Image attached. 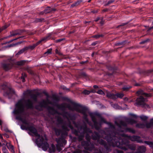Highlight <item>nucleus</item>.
Instances as JSON below:
<instances>
[{"label":"nucleus","mask_w":153,"mask_h":153,"mask_svg":"<svg viewBox=\"0 0 153 153\" xmlns=\"http://www.w3.org/2000/svg\"><path fill=\"white\" fill-rule=\"evenodd\" d=\"M109 124L110 126L109 128H106L105 130H101L100 131V132L105 135L104 136L103 135L102 137L107 140L109 145H108L106 142L103 140L99 139L100 136L99 133L97 131H94L92 134V139L94 140L98 139V142L101 145L103 146L106 151L108 152L111 151L112 150L111 146H116L124 150H127L128 149L131 150H135L136 148L135 145L134 144H129L128 140L126 138H120L118 137H116V139L114 138H113L110 132L111 131V130L114 129V126L111 123Z\"/></svg>","instance_id":"nucleus-1"},{"label":"nucleus","mask_w":153,"mask_h":153,"mask_svg":"<svg viewBox=\"0 0 153 153\" xmlns=\"http://www.w3.org/2000/svg\"><path fill=\"white\" fill-rule=\"evenodd\" d=\"M65 114L64 116L66 117L68 120H72L73 124L77 128V130L74 129H73L72 133L76 136L78 137V141H81L82 140L84 137L85 134L86 133L85 139L88 141V142H90L91 137L88 133H92V131L88 128L85 125L83 126H79V124H77L75 121L76 118V116L75 115H72L67 112H65Z\"/></svg>","instance_id":"nucleus-2"},{"label":"nucleus","mask_w":153,"mask_h":153,"mask_svg":"<svg viewBox=\"0 0 153 153\" xmlns=\"http://www.w3.org/2000/svg\"><path fill=\"white\" fill-rule=\"evenodd\" d=\"M37 101V95L36 94L30 95V98L27 100L21 99L16 104V108L13 111L14 114H22L24 111L25 107L27 109H33L34 104Z\"/></svg>","instance_id":"nucleus-3"},{"label":"nucleus","mask_w":153,"mask_h":153,"mask_svg":"<svg viewBox=\"0 0 153 153\" xmlns=\"http://www.w3.org/2000/svg\"><path fill=\"white\" fill-rule=\"evenodd\" d=\"M28 130L37 137L36 140V143L37 146L39 147H42L45 151L47 150L49 147V144L47 142L46 138L45 137L44 139L42 136H41L38 133L36 129L33 126H29Z\"/></svg>","instance_id":"nucleus-4"},{"label":"nucleus","mask_w":153,"mask_h":153,"mask_svg":"<svg viewBox=\"0 0 153 153\" xmlns=\"http://www.w3.org/2000/svg\"><path fill=\"white\" fill-rule=\"evenodd\" d=\"M114 128V129L111 130V131H110V133L111 134V135L112 136V137L116 139V137H119L120 138H126L127 137L129 139L132 141H136L138 143H142V141L140 139V137L137 136H128L126 134H121L119 133L116 132L115 131Z\"/></svg>","instance_id":"nucleus-5"},{"label":"nucleus","mask_w":153,"mask_h":153,"mask_svg":"<svg viewBox=\"0 0 153 153\" xmlns=\"http://www.w3.org/2000/svg\"><path fill=\"white\" fill-rule=\"evenodd\" d=\"M66 112H67L72 115H75L76 116V114H72L67 111H65L62 113V115L63 117H65L67 119L68 121V123H67L66 122H63L62 119L61 117H58L57 118V122L59 124L62 125V129L65 131H69L70 130L69 128H70L72 131L74 129L73 126L71 124V123L70 121L71 120L72 122L73 121L70 120H68L66 117L64 116V115L65 114V113Z\"/></svg>","instance_id":"nucleus-6"},{"label":"nucleus","mask_w":153,"mask_h":153,"mask_svg":"<svg viewBox=\"0 0 153 153\" xmlns=\"http://www.w3.org/2000/svg\"><path fill=\"white\" fill-rule=\"evenodd\" d=\"M74 106L76 108L75 111L82 114L83 115V119L85 122L88 123L89 120L88 118V115L87 114L88 111L87 108L85 107L82 106L79 104H75Z\"/></svg>","instance_id":"nucleus-7"},{"label":"nucleus","mask_w":153,"mask_h":153,"mask_svg":"<svg viewBox=\"0 0 153 153\" xmlns=\"http://www.w3.org/2000/svg\"><path fill=\"white\" fill-rule=\"evenodd\" d=\"M89 114L91 119L92 122L94 123V124L96 129L97 130H99L100 129V127L98 126V123L97 121L96 117H98L100 118L101 122H102L105 123V119L101 117V114L98 112H91L89 113Z\"/></svg>","instance_id":"nucleus-8"},{"label":"nucleus","mask_w":153,"mask_h":153,"mask_svg":"<svg viewBox=\"0 0 153 153\" xmlns=\"http://www.w3.org/2000/svg\"><path fill=\"white\" fill-rule=\"evenodd\" d=\"M1 88L3 90L4 96L8 99L11 98L13 94H15V91L13 89L9 87L7 83L2 85L1 86Z\"/></svg>","instance_id":"nucleus-9"},{"label":"nucleus","mask_w":153,"mask_h":153,"mask_svg":"<svg viewBox=\"0 0 153 153\" xmlns=\"http://www.w3.org/2000/svg\"><path fill=\"white\" fill-rule=\"evenodd\" d=\"M72 104L73 107L71 106V105L69 104L66 103H63L61 104H58L56 103L55 105V106H56L58 109H60L62 111L65 110V108H67L68 109L71 111H74L75 110V108L74 105L75 104H78V103L73 102H72Z\"/></svg>","instance_id":"nucleus-10"},{"label":"nucleus","mask_w":153,"mask_h":153,"mask_svg":"<svg viewBox=\"0 0 153 153\" xmlns=\"http://www.w3.org/2000/svg\"><path fill=\"white\" fill-rule=\"evenodd\" d=\"M67 134L68 133L66 131L63 132L61 134V137L56 139V141L59 146L62 147L66 143V141L64 138L67 136Z\"/></svg>","instance_id":"nucleus-11"},{"label":"nucleus","mask_w":153,"mask_h":153,"mask_svg":"<svg viewBox=\"0 0 153 153\" xmlns=\"http://www.w3.org/2000/svg\"><path fill=\"white\" fill-rule=\"evenodd\" d=\"M81 143L82 146H85V148L86 150L90 151L95 150L94 145L90 142L83 141L81 142Z\"/></svg>","instance_id":"nucleus-12"},{"label":"nucleus","mask_w":153,"mask_h":153,"mask_svg":"<svg viewBox=\"0 0 153 153\" xmlns=\"http://www.w3.org/2000/svg\"><path fill=\"white\" fill-rule=\"evenodd\" d=\"M14 65V61L11 59H9L7 62L3 64L2 67L5 71H7L11 69L13 66Z\"/></svg>","instance_id":"nucleus-13"},{"label":"nucleus","mask_w":153,"mask_h":153,"mask_svg":"<svg viewBox=\"0 0 153 153\" xmlns=\"http://www.w3.org/2000/svg\"><path fill=\"white\" fill-rule=\"evenodd\" d=\"M46 102H47V105L48 104H50L55 106V105L56 104L53 103L52 102L48 99L47 100ZM47 106V109L50 114L53 115L57 113V111L54 109L53 107L48 105Z\"/></svg>","instance_id":"nucleus-14"},{"label":"nucleus","mask_w":153,"mask_h":153,"mask_svg":"<svg viewBox=\"0 0 153 153\" xmlns=\"http://www.w3.org/2000/svg\"><path fill=\"white\" fill-rule=\"evenodd\" d=\"M137 102L134 104L135 105H144L145 104V99L143 97L141 96L139 97L136 100Z\"/></svg>","instance_id":"nucleus-15"},{"label":"nucleus","mask_w":153,"mask_h":153,"mask_svg":"<svg viewBox=\"0 0 153 153\" xmlns=\"http://www.w3.org/2000/svg\"><path fill=\"white\" fill-rule=\"evenodd\" d=\"M23 32V30H19L13 32L11 33V34L8 36V37H10L17 35H20Z\"/></svg>","instance_id":"nucleus-16"},{"label":"nucleus","mask_w":153,"mask_h":153,"mask_svg":"<svg viewBox=\"0 0 153 153\" xmlns=\"http://www.w3.org/2000/svg\"><path fill=\"white\" fill-rule=\"evenodd\" d=\"M115 123L116 125L120 128L122 126L124 127H126L127 126V123L125 122L122 120L120 121L119 123H118L117 122H115Z\"/></svg>","instance_id":"nucleus-17"},{"label":"nucleus","mask_w":153,"mask_h":153,"mask_svg":"<svg viewBox=\"0 0 153 153\" xmlns=\"http://www.w3.org/2000/svg\"><path fill=\"white\" fill-rule=\"evenodd\" d=\"M51 35V33H50L48 34L47 36L43 38L40 40L38 42H39V44L42 42H45L47 40L50 39V37Z\"/></svg>","instance_id":"nucleus-18"},{"label":"nucleus","mask_w":153,"mask_h":153,"mask_svg":"<svg viewBox=\"0 0 153 153\" xmlns=\"http://www.w3.org/2000/svg\"><path fill=\"white\" fill-rule=\"evenodd\" d=\"M106 96L108 98L115 100L117 99L115 94H114L110 92H107L106 93Z\"/></svg>","instance_id":"nucleus-19"},{"label":"nucleus","mask_w":153,"mask_h":153,"mask_svg":"<svg viewBox=\"0 0 153 153\" xmlns=\"http://www.w3.org/2000/svg\"><path fill=\"white\" fill-rule=\"evenodd\" d=\"M146 148L144 146H139L137 149V152L139 153H143L146 151Z\"/></svg>","instance_id":"nucleus-20"},{"label":"nucleus","mask_w":153,"mask_h":153,"mask_svg":"<svg viewBox=\"0 0 153 153\" xmlns=\"http://www.w3.org/2000/svg\"><path fill=\"white\" fill-rule=\"evenodd\" d=\"M56 9L54 8H51L50 7H48L46 9L44 10L45 13L46 14L51 13L53 11H55Z\"/></svg>","instance_id":"nucleus-21"},{"label":"nucleus","mask_w":153,"mask_h":153,"mask_svg":"<svg viewBox=\"0 0 153 153\" xmlns=\"http://www.w3.org/2000/svg\"><path fill=\"white\" fill-rule=\"evenodd\" d=\"M126 121L128 124H129L131 125H133L137 123V121L131 118H127L126 119Z\"/></svg>","instance_id":"nucleus-22"},{"label":"nucleus","mask_w":153,"mask_h":153,"mask_svg":"<svg viewBox=\"0 0 153 153\" xmlns=\"http://www.w3.org/2000/svg\"><path fill=\"white\" fill-rule=\"evenodd\" d=\"M39 104L42 108L43 107L45 108L47 106V102L45 100H43L42 101L39 102Z\"/></svg>","instance_id":"nucleus-23"},{"label":"nucleus","mask_w":153,"mask_h":153,"mask_svg":"<svg viewBox=\"0 0 153 153\" xmlns=\"http://www.w3.org/2000/svg\"><path fill=\"white\" fill-rule=\"evenodd\" d=\"M137 94L140 95H142L146 97H150V95L149 94L144 93L142 90H140L137 92Z\"/></svg>","instance_id":"nucleus-24"},{"label":"nucleus","mask_w":153,"mask_h":153,"mask_svg":"<svg viewBox=\"0 0 153 153\" xmlns=\"http://www.w3.org/2000/svg\"><path fill=\"white\" fill-rule=\"evenodd\" d=\"M49 152L51 153L52 152H54L56 151V148L55 146L53 144L51 145V146L49 148Z\"/></svg>","instance_id":"nucleus-25"},{"label":"nucleus","mask_w":153,"mask_h":153,"mask_svg":"<svg viewBox=\"0 0 153 153\" xmlns=\"http://www.w3.org/2000/svg\"><path fill=\"white\" fill-rule=\"evenodd\" d=\"M39 44V42H38L34 44L33 45L29 46L28 47H26V48H27V51L29 49H30V50H32L36 46H37Z\"/></svg>","instance_id":"nucleus-26"},{"label":"nucleus","mask_w":153,"mask_h":153,"mask_svg":"<svg viewBox=\"0 0 153 153\" xmlns=\"http://www.w3.org/2000/svg\"><path fill=\"white\" fill-rule=\"evenodd\" d=\"M27 51V48L25 47L24 48L20 50L16 54V56H18Z\"/></svg>","instance_id":"nucleus-27"},{"label":"nucleus","mask_w":153,"mask_h":153,"mask_svg":"<svg viewBox=\"0 0 153 153\" xmlns=\"http://www.w3.org/2000/svg\"><path fill=\"white\" fill-rule=\"evenodd\" d=\"M82 0H79L76 2L74 3V4H71V8L74 7H76L79 5L80 3L82 2Z\"/></svg>","instance_id":"nucleus-28"},{"label":"nucleus","mask_w":153,"mask_h":153,"mask_svg":"<svg viewBox=\"0 0 153 153\" xmlns=\"http://www.w3.org/2000/svg\"><path fill=\"white\" fill-rule=\"evenodd\" d=\"M87 152L85 151H82L79 149H75V150L73 152V153H87Z\"/></svg>","instance_id":"nucleus-29"},{"label":"nucleus","mask_w":153,"mask_h":153,"mask_svg":"<svg viewBox=\"0 0 153 153\" xmlns=\"http://www.w3.org/2000/svg\"><path fill=\"white\" fill-rule=\"evenodd\" d=\"M126 131H128L133 134L135 133V131L132 128H126L125 129Z\"/></svg>","instance_id":"nucleus-30"},{"label":"nucleus","mask_w":153,"mask_h":153,"mask_svg":"<svg viewBox=\"0 0 153 153\" xmlns=\"http://www.w3.org/2000/svg\"><path fill=\"white\" fill-rule=\"evenodd\" d=\"M26 62L27 61L25 60H21L17 62L16 64L18 65H23L25 64Z\"/></svg>","instance_id":"nucleus-31"},{"label":"nucleus","mask_w":153,"mask_h":153,"mask_svg":"<svg viewBox=\"0 0 153 153\" xmlns=\"http://www.w3.org/2000/svg\"><path fill=\"white\" fill-rule=\"evenodd\" d=\"M136 127L139 128H143L145 127V125L143 123H138L136 125Z\"/></svg>","instance_id":"nucleus-32"},{"label":"nucleus","mask_w":153,"mask_h":153,"mask_svg":"<svg viewBox=\"0 0 153 153\" xmlns=\"http://www.w3.org/2000/svg\"><path fill=\"white\" fill-rule=\"evenodd\" d=\"M52 51V49L50 48L49 49H48L47 51L45 52L44 53V55L45 56H46L48 55L49 54H50L51 53V52Z\"/></svg>","instance_id":"nucleus-33"},{"label":"nucleus","mask_w":153,"mask_h":153,"mask_svg":"<svg viewBox=\"0 0 153 153\" xmlns=\"http://www.w3.org/2000/svg\"><path fill=\"white\" fill-rule=\"evenodd\" d=\"M53 99L56 102H58L59 100V97L55 95H53L52 96Z\"/></svg>","instance_id":"nucleus-34"},{"label":"nucleus","mask_w":153,"mask_h":153,"mask_svg":"<svg viewBox=\"0 0 153 153\" xmlns=\"http://www.w3.org/2000/svg\"><path fill=\"white\" fill-rule=\"evenodd\" d=\"M21 121L22 122L23 124L29 126V122L25 119L22 118Z\"/></svg>","instance_id":"nucleus-35"},{"label":"nucleus","mask_w":153,"mask_h":153,"mask_svg":"<svg viewBox=\"0 0 153 153\" xmlns=\"http://www.w3.org/2000/svg\"><path fill=\"white\" fill-rule=\"evenodd\" d=\"M139 117L143 121H146L148 118L147 117L143 115L140 116Z\"/></svg>","instance_id":"nucleus-36"},{"label":"nucleus","mask_w":153,"mask_h":153,"mask_svg":"<svg viewBox=\"0 0 153 153\" xmlns=\"http://www.w3.org/2000/svg\"><path fill=\"white\" fill-rule=\"evenodd\" d=\"M7 148L9 150L13 148V146L10 143H7L6 144Z\"/></svg>","instance_id":"nucleus-37"},{"label":"nucleus","mask_w":153,"mask_h":153,"mask_svg":"<svg viewBox=\"0 0 153 153\" xmlns=\"http://www.w3.org/2000/svg\"><path fill=\"white\" fill-rule=\"evenodd\" d=\"M115 95L117 98H121L124 96V94L123 93H117L115 94Z\"/></svg>","instance_id":"nucleus-38"},{"label":"nucleus","mask_w":153,"mask_h":153,"mask_svg":"<svg viewBox=\"0 0 153 153\" xmlns=\"http://www.w3.org/2000/svg\"><path fill=\"white\" fill-rule=\"evenodd\" d=\"M26 77V75L25 74V73H22L21 79H22L23 82H24L25 81V78Z\"/></svg>","instance_id":"nucleus-39"},{"label":"nucleus","mask_w":153,"mask_h":153,"mask_svg":"<svg viewBox=\"0 0 153 153\" xmlns=\"http://www.w3.org/2000/svg\"><path fill=\"white\" fill-rule=\"evenodd\" d=\"M144 143L149 145L150 147H153V142L151 141H145Z\"/></svg>","instance_id":"nucleus-40"},{"label":"nucleus","mask_w":153,"mask_h":153,"mask_svg":"<svg viewBox=\"0 0 153 153\" xmlns=\"http://www.w3.org/2000/svg\"><path fill=\"white\" fill-rule=\"evenodd\" d=\"M131 88V87L128 86H125L122 88V89L123 91H128L130 88Z\"/></svg>","instance_id":"nucleus-41"},{"label":"nucleus","mask_w":153,"mask_h":153,"mask_svg":"<svg viewBox=\"0 0 153 153\" xmlns=\"http://www.w3.org/2000/svg\"><path fill=\"white\" fill-rule=\"evenodd\" d=\"M28 126H26L24 125H21V128L22 130H28Z\"/></svg>","instance_id":"nucleus-42"},{"label":"nucleus","mask_w":153,"mask_h":153,"mask_svg":"<svg viewBox=\"0 0 153 153\" xmlns=\"http://www.w3.org/2000/svg\"><path fill=\"white\" fill-rule=\"evenodd\" d=\"M153 125L150 121L149 123H146V126L147 128H149L153 126Z\"/></svg>","instance_id":"nucleus-43"},{"label":"nucleus","mask_w":153,"mask_h":153,"mask_svg":"<svg viewBox=\"0 0 153 153\" xmlns=\"http://www.w3.org/2000/svg\"><path fill=\"white\" fill-rule=\"evenodd\" d=\"M35 108L36 110L39 111H41L42 110V108L39 104L38 105H36L35 107Z\"/></svg>","instance_id":"nucleus-44"},{"label":"nucleus","mask_w":153,"mask_h":153,"mask_svg":"<svg viewBox=\"0 0 153 153\" xmlns=\"http://www.w3.org/2000/svg\"><path fill=\"white\" fill-rule=\"evenodd\" d=\"M125 42L123 41L121 42H119L116 43L115 45L116 46H119L120 45H123L125 44Z\"/></svg>","instance_id":"nucleus-45"},{"label":"nucleus","mask_w":153,"mask_h":153,"mask_svg":"<svg viewBox=\"0 0 153 153\" xmlns=\"http://www.w3.org/2000/svg\"><path fill=\"white\" fill-rule=\"evenodd\" d=\"M55 132L56 133V134L57 135H59L61 133V131L60 129H55Z\"/></svg>","instance_id":"nucleus-46"},{"label":"nucleus","mask_w":153,"mask_h":153,"mask_svg":"<svg viewBox=\"0 0 153 153\" xmlns=\"http://www.w3.org/2000/svg\"><path fill=\"white\" fill-rule=\"evenodd\" d=\"M114 0H110L107 3L105 4L104 5V6H108V5H109V4H111L112 3L114 2Z\"/></svg>","instance_id":"nucleus-47"},{"label":"nucleus","mask_w":153,"mask_h":153,"mask_svg":"<svg viewBox=\"0 0 153 153\" xmlns=\"http://www.w3.org/2000/svg\"><path fill=\"white\" fill-rule=\"evenodd\" d=\"M149 40H150L149 39H147L144 41L141 42L140 43V44H145L146 43H147V42H149Z\"/></svg>","instance_id":"nucleus-48"},{"label":"nucleus","mask_w":153,"mask_h":153,"mask_svg":"<svg viewBox=\"0 0 153 153\" xmlns=\"http://www.w3.org/2000/svg\"><path fill=\"white\" fill-rule=\"evenodd\" d=\"M103 35L102 34L97 35H94V36H93L92 37L97 39L98 38H100V37H103Z\"/></svg>","instance_id":"nucleus-49"},{"label":"nucleus","mask_w":153,"mask_h":153,"mask_svg":"<svg viewBox=\"0 0 153 153\" xmlns=\"http://www.w3.org/2000/svg\"><path fill=\"white\" fill-rule=\"evenodd\" d=\"M113 153H123V151L117 149H115L113 151Z\"/></svg>","instance_id":"nucleus-50"},{"label":"nucleus","mask_w":153,"mask_h":153,"mask_svg":"<svg viewBox=\"0 0 153 153\" xmlns=\"http://www.w3.org/2000/svg\"><path fill=\"white\" fill-rule=\"evenodd\" d=\"M80 75L84 77H87L88 76V75L86 74V73L84 72L81 73L80 74Z\"/></svg>","instance_id":"nucleus-51"},{"label":"nucleus","mask_w":153,"mask_h":153,"mask_svg":"<svg viewBox=\"0 0 153 153\" xmlns=\"http://www.w3.org/2000/svg\"><path fill=\"white\" fill-rule=\"evenodd\" d=\"M90 93L91 91H90L86 90H84L83 92L84 94L87 95L89 94Z\"/></svg>","instance_id":"nucleus-52"},{"label":"nucleus","mask_w":153,"mask_h":153,"mask_svg":"<svg viewBox=\"0 0 153 153\" xmlns=\"http://www.w3.org/2000/svg\"><path fill=\"white\" fill-rule=\"evenodd\" d=\"M18 44V43H15V44H10V45H7V46H6V48H10V47H13V46H16Z\"/></svg>","instance_id":"nucleus-53"},{"label":"nucleus","mask_w":153,"mask_h":153,"mask_svg":"<svg viewBox=\"0 0 153 153\" xmlns=\"http://www.w3.org/2000/svg\"><path fill=\"white\" fill-rule=\"evenodd\" d=\"M98 12V10H93L91 11L90 12H89V13L90 14H91V13H93L94 14V13H97Z\"/></svg>","instance_id":"nucleus-54"},{"label":"nucleus","mask_w":153,"mask_h":153,"mask_svg":"<svg viewBox=\"0 0 153 153\" xmlns=\"http://www.w3.org/2000/svg\"><path fill=\"white\" fill-rule=\"evenodd\" d=\"M27 71V72L29 73L30 74H33V72L30 69H29V68H27L26 69Z\"/></svg>","instance_id":"nucleus-55"},{"label":"nucleus","mask_w":153,"mask_h":153,"mask_svg":"<svg viewBox=\"0 0 153 153\" xmlns=\"http://www.w3.org/2000/svg\"><path fill=\"white\" fill-rule=\"evenodd\" d=\"M97 93L98 94H102V95L104 94V92L101 89H100V90H98V91L97 92Z\"/></svg>","instance_id":"nucleus-56"},{"label":"nucleus","mask_w":153,"mask_h":153,"mask_svg":"<svg viewBox=\"0 0 153 153\" xmlns=\"http://www.w3.org/2000/svg\"><path fill=\"white\" fill-rule=\"evenodd\" d=\"M2 151L4 153H7L8 152L5 147H4L3 148Z\"/></svg>","instance_id":"nucleus-57"},{"label":"nucleus","mask_w":153,"mask_h":153,"mask_svg":"<svg viewBox=\"0 0 153 153\" xmlns=\"http://www.w3.org/2000/svg\"><path fill=\"white\" fill-rule=\"evenodd\" d=\"M16 119L17 120H19L21 121L22 120V117H21V116L18 115V116H16Z\"/></svg>","instance_id":"nucleus-58"},{"label":"nucleus","mask_w":153,"mask_h":153,"mask_svg":"<svg viewBox=\"0 0 153 153\" xmlns=\"http://www.w3.org/2000/svg\"><path fill=\"white\" fill-rule=\"evenodd\" d=\"M31 93V91H30V90H27L26 92L24 93V95H25L26 94H30Z\"/></svg>","instance_id":"nucleus-59"},{"label":"nucleus","mask_w":153,"mask_h":153,"mask_svg":"<svg viewBox=\"0 0 153 153\" xmlns=\"http://www.w3.org/2000/svg\"><path fill=\"white\" fill-rule=\"evenodd\" d=\"M10 25V24L7 25H4L3 27H2V30H4L7 28Z\"/></svg>","instance_id":"nucleus-60"},{"label":"nucleus","mask_w":153,"mask_h":153,"mask_svg":"<svg viewBox=\"0 0 153 153\" xmlns=\"http://www.w3.org/2000/svg\"><path fill=\"white\" fill-rule=\"evenodd\" d=\"M130 115L132 117H133L136 118L137 117V116L134 114H130Z\"/></svg>","instance_id":"nucleus-61"},{"label":"nucleus","mask_w":153,"mask_h":153,"mask_svg":"<svg viewBox=\"0 0 153 153\" xmlns=\"http://www.w3.org/2000/svg\"><path fill=\"white\" fill-rule=\"evenodd\" d=\"M63 40H64V39H57L56 41V42H60L62 41Z\"/></svg>","instance_id":"nucleus-62"},{"label":"nucleus","mask_w":153,"mask_h":153,"mask_svg":"<svg viewBox=\"0 0 153 153\" xmlns=\"http://www.w3.org/2000/svg\"><path fill=\"white\" fill-rule=\"evenodd\" d=\"M128 24L127 23H123V24H122L121 25H120L119 26H118L117 27V28H118L120 26H123V25H125L126 24Z\"/></svg>","instance_id":"nucleus-63"},{"label":"nucleus","mask_w":153,"mask_h":153,"mask_svg":"<svg viewBox=\"0 0 153 153\" xmlns=\"http://www.w3.org/2000/svg\"><path fill=\"white\" fill-rule=\"evenodd\" d=\"M88 61L87 60L85 61H82L80 62L81 64H85L88 62Z\"/></svg>","instance_id":"nucleus-64"}]
</instances>
